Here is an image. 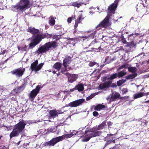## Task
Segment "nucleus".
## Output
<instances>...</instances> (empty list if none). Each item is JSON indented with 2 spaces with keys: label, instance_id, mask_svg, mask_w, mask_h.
Returning a JSON list of instances; mask_svg holds the SVG:
<instances>
[{
  "label": "nucleus",
  "instance_id": "f257e3e1",
  "mask_svg": "<svg viewBox=\"0 0 149 149\" xmlns=\"http://www.w3.org/2000/svg\"><path fill=\"white\" fill-rule=\"evenodd\" d=\"M51 36V35L48 33H39L35 36L34 38L31 41V43L29 44V49H32L33 48L38 44L43 39L50 38Z\"/></svg>",
  "mask_w": 149,
  "mask_h": 149
},
{
  "label": "nucleus",
  "instance_id": "f03ea898",
  "mask_svg": "<svg viewBox=\"0 0 149 149\" xmlns=\"http://www.w3.org/2000/svg\"><path fill=\"white\" fill-rule=\"evenodd\" d=\"M57 46L56 41H54L48 42L40 47L36 51V53L38 54L45 53L48 51L51 48H55Z\"/></svg>",
  "mask_w": 149,
  "mask_h": 149
},
{
  "label": "nucleus",
  "instance_id": "7ed1b4c3",
  "mask_svg": "<svg viewBox=\"0 0 149 149\" xmlns=\"http://www.w3.org/2000/svg\"><path fill=\"white\" fill-rule=\"evenodd\" d=\"M101 132V131H97L94 128H93L90 130L86 131L82 141L83 142L88 141L91 138L99 136Z\"/></svg>",
  "mask_w": 149,
  "mask_h": 149
},
{
  "label": "nucleus",
  "instance_id": "20e7f679",
  "mask_svg": "<svg viewBox=\"0 0 149 149\" xmlns=\"http://www.w3.org/2000/svg\"><path fill=\"white\" fill-rule=\"evenodd\" d=\"M72 133H71L70 134H68L64 135L62 136H59L52 138L50 141L45 142L44 143V145L45 146H54L58 142L62 141L65 138H69L72 136Z\"/></svg>",
  "mask_w": 149,
  "mask_h": 149
},
{
  "label": "nucleus",
  "instance_id": "39448f33",
  "mask_svg": "<svg viewBox=\"0 0 149 149\" xmlns=\"http://www.w3.org/2000/svg\"><path fill=\"white\" fill-rule=\"evenodd\" d=\"M118 77L117 73H115L112 74L110 77H108L107 81L104 83L101 84L99 86V88L100 89H103L106 88H109L112 84V81L117 78Z\"/></svg>",
  "mask_w": 149,
  "mask_h": 149
},
{
  "label": "nucleus",
  "instance_id": "423d86ee",
  "mask_svg": "<svg viewBox=\"0 0 149 149\" xmlns=\"http://www.w3.org/2000/svg\"><path fill=\"white\" fill-rule=\"evenodd\" d=\"M110 18V17L107 15L102 21L97 25L95 27L96 29L99 30L102 28H106L109 26L110 25L109 22V19Z\"/></svg>",
  "mask_w": 149,
  "mask_h": 149
},
{
  "label": "nucleus",
  "instance_id": "0eeeda50",
  "mask_svg": "<svg viewBox=\"0 0 149 149\" xmlns=\"http://www.w3.org/2000/svg\"><path fill=\"white\" fill-rule=\"evenodd\" d=\"M118 3V2L115 1L113 3L109 6L107 9L108 10L107 16L111 17L112 15L115 13L117 6Z\"/></svg>",
  "mask_w": 149,
  "mask_h": 149
},
{
  "label": "nucleus",
  "instance_id": "6e6552de",
  "mask_svg": "<svg viewBox=\"0 0 149 149\" xmlns=\"http://www.w3.org/2000/svg\"><path fill=\"white\" fill-rule=\"evenodd\" d=\"M38 61L36 60L31 65L30 68L32 71L37 72L40 70L42 68L44 65V63H41L38 65Z\"/></svg>",
  "mask_w": 149,
  "mask_h": 149
},
{
  "label": "nucleus",
  "instance_id": "1a4fd4ad",
  "mask_svg": "<svg viewBox=\"0 0 149 149\" xmlns=\"http://www.w3.org/2000/svg\"><path fill=\"white\" fill-rule=\"evenodd\" d=\"M42 87H41L40 85H38L35 89L31 92L29 96V98L31 101L32 102L33 101L39 92L40 88Z\"/></svg>",
  "mask_w": 149,
  "mask_h": 149
},
{
  "label": "nucleus",
  "instance_id": "9d476101",
  "mask_svg": "<svg viewBox=\"0 0 149 149\" xmlns=\"http://www.w3.org/2000/svg\"><path fill=\"white\" fill-rule=\"evenodd\" d=\"M21 5H19V10L24 11L29 8L30 1L29 0H20Z\"/></svg>",
  "mask_w": 149,
  "mask_h": 149
},
{
  "label": "nucleus",
  "instance_id": "9b49d317",
  "mask_svg": "<svg viewBox=\"0 0 149 149\" xmlns=\"http://www.w3.org/2000/svg\"><path fill=\"white\" fill-rule=\"evenodd\" d=\"M85 100L84 99H80L71 102L68 104H66L65 106L71 107H77L80 105Z\"/></svg>",
  "mask_w": 149,
  "mask_h": 149
},
{
  "label": "nucleus",
  "instance_id": "f8f14e48",
  "mask_svg": "<svg viewBox=\"0 0 149 149\" xmlns=\"http://www.w3.org/2000/svg\"><path fill=\"white\" fill-rule=\"evenodd\" d=\"M64 74L67 76L68 78V81L70 83H72L76 81L77 78V76L74 74H70L68 72H67Z\"/></svg>",
  "mask_w": 149,
  "mask_h": 149
},
{
  "label": "nucleus",
  "instance_id": "ddd939ff",
  "mask_svg": "<svg viewBox=\"0 0 149 149\" xmlns=\"http://www.w3.org/2000/svg\"><path fill=\"white\" fill-rule=\"evenodd\" d=\"M72 61V58L70 56L66 57L63 61V66H69L68 64H70Z\"/></svg>",
  "mask_w": 149,
  "mask_h": 149
},
{
  "label": "nucleus",
  "instance_id": "4468645a",
  "mask_svg": "<svg viewBox=\"0 0 149 149\" xmlns=\"http://www.w3.org/2000/svg\"><path fill=\"white\" fill-rule=\"evenodd\" d=\"M27 31L33 35H35L37 34H38L39 33H42L41 32H39V30L38 29L31 27L28 28Z\"/></svg>",
  "mask_w": 149,
  "mask_h": 149
},
{
  "label": "nucleus",
  "instance_id": "2eb2a0df",
  "mask_svg": "<svg viewBox=\"0 0 149 149\" xmlns=\"http://www.w3.org/2000/svg\"><path fill=\"white\" fill-rule=\"evenodd\" d=\"M19 132V125L17 124L15 127V128L13 130L12 132L10 135V138H11L13 136H16L18 134Z\"/></svg>",
  "mask_w": 149,
  "mask_h": 149
},
{
  "label": "nucleus",
  "instance_id": "dca6fc26",
  "mask_svg": "<svg viewBox=\"0 0 149 149\" xmlns=\"http://www.w3.org/2000/svg\"><path fill=\"white\" fill-rule=\"evenodd\" d=\"M59 111H57V110L55 109H53L50 110L49 112V114L52 117H55L57 116L59 114H60Z\"/></svg>",
  "mask_w": 149,
  "mask_h": 149
},
{
  "label": "nucleus",
  "instance_id": "f3484780",
  "mask_svg": "<svg viewBox=\"0 0 149 149\" xmlns=\"http://www.w3.org/2000/svg\"><path fill=\"white\" fill-rule=\"evenodd\" d=\"M120 99H121L122 98L120 97V95L119 93L116 92L114 95H111L110 100L111 101H114L116 100V99L118 98H119Z\"/></svg>",
  "mask_w": 149,
  "mask_h": 149
},
{
  "label": "nucleus",
  "instance_id": "a211bd4d",
  "mask_svg": "<svg viewBox=\"0 0 149 149\" xmlns=\"http://www.w3.org/2000/svg\"><path fill=\"white\" fill-rule=\"evenodd\" d=\"M26 125V124L23 120H22V121L19 122V133L22 132L24 129Z\"/></svg>",
  "mask_w": 149,
  "mask_h": 149
},
{
  "label": "nucleus",
  "instance_id": "6ab92c4d",
  "mask_svg": "<svg viewBox=\"0 0 149 149\" xmlns=\"http://www.w3.org/2000/svg\"><path fill=\"white\" fill-rule=\"evenodd\" d=\"M76 90H77L79 92L83 91L84 89V87L82 84H78L75 86Z\"/></svg>",
  "mask_w": 149,
  "mask_h": 149
},
{
  "label": "nucleus",
  "instance_id": "aec40b11",
  "mask_svg": "<svg viewBox=\"0 0 149 149\" xmlns=\"http://www.w3.org/2000/svg\"><path fill=\"white\" fill-rule=\"evenodd\" d=\"M63 64L62 63L58 62L55 63L53 66V67L57 71H58L60 69Z\"/></svg>",
  "mask_w": 149,
  "mask_h": 149
},
{
  "label": "nucleus",
  "instance_id": "412c9836",
  "mask_svg": "<svg viewBox=\"0 0 149 149\" xmlns=\"http://www.w3.org/2000/svg\"><path fill=\"white\" fill-rule=\"evenodd\" d=\"M144 92H140L135 94L133 95V98L136 99L138 98L144 96Z\"/></svg>",
  "mask_w": 149,
  "mask_h": 149
},
{
  "label": "nucleus",
  "instance_id": "4be33fe9",
  "mask_svg": "<svg viewBox=\"0 0 149 149\" xmlns=\"http://www.w3.org/2000/svg\"><path fill=\"white\" fill-rule=\"evenodd\" d=\"M105 108V105L101 104H99L95 107L94 109L97 111H100Z\"/></svg>",
  "mask_w": 149,
  "mask_h": 149
},
{
  "label": "nucleus",
  "instance_id": "5701e85b",
  "mask_svg": "<svg viewBox=\"0 0 149 149\" xmlns=\"http://www.w3.org/2000/svg\"><path fill=\"white\" fill-rule=\"evenodd\" d=\"M137 75V74L136 73L129 74L125 77V78L127 79H132L136 77Z\"/></svg>",
  "mask_w": 149,
  "mask_h": 149
},
{
  "label": "nucleus",
  "instance_id": "b1692460",
  "mask_svg": "<svg viewBox=\"0 0 149 149\" xmlns=\"http://www.w3.org/2000/svg\"><path fill=\"white\" fill-rule=\"evenodd\" d=\"M106 122L105 121H103L102 123L100 124L98 127L96 128L95 127H93V128H94L96 130H97L98 131V130H101L104 128V127L105 125H106Z\"/></svg>",
  "mask_w": 149,
  "mask_h": 149
},
{
  "label": "nucleus",
  "instance_id": "393cba45",
  "mask_svg": "<svg viewBox=\"0 0 149 149\" xmlns=\"http://www.w3.org/2000/svg\"><path fill=\"white\" fill-rule=\"evenodd\" d=\"M67 66H66V67L64 66L63 68H61L60 70L58 71H59L58 74H64V72L67 70Z\"/></svg>",
  "mask_w": 149,
  "mask_h": 149
},
{
  "label": "nucleus",
  "instance_id": "a878e982",
  "mask_svg": "<svg viewBox=\"0 0 149 149\" xmlns=\"http://www.w3.org/2000/svg\"><path fill=\"white\" fill-rule=\"evenodd\" d=\"M126 74L127 72H124L123 71L119 72L117 73V76L119 78L123 77Z\"/></svg>",
  "mask_w": 149,
  "mask_h": 149
},
{
  "label": "nucleus",
  "instance_id": "bb28decb",
  "mask_svg": "<svg viewBox=\"0 0 149 149\" xmlns=\"http://www.w3.org/2000/svg\"><path fill=\"white\" fill-rule=\"evenodd\" d=\"M83 4L82 2L78 3L77 2H73L72 3V5L74 7L79 8L80 6H81Z\"/></svg>",
  "mask_w": 149,
  "mask_h": 149
},
{
  "label": "nucleus",
  "instance_id": "cd10ccee",
  "mask_svg": "<svg viewBox=\"0 0 149 149\" xmlns=\"http://www.w3.org/2000/svg\"><path fill=\"white\" fill-rule=\"evenodd\" d=\"M55 20L54 17H51V19L49 20V24L51 26H53L55 24Z\"/></svg>",
  "mask_w": 149,
  "mask_h": 149
},
{
  "label": "nucleus",
  "instance_id": "c85d7f7f",
  "mask_svg": "<svg viewBox=\"0 0 149 149\" xmlns=\"http://www.w3.org/2000/svg\"><path fill=\"white\" fill-rule=\"evenodd\" d=\"M125 81L126 80L124 79H121L117 81V86H121L123 84L125 83Z\"/></svg>",
  "mask_w": 149,
  "mask_h": 149
},
{
  "label": "nucleus",
  "instance_id": "c756f323",
  "mask_svg": "<svg viewBox=\"0 0 149 149\" xmlns=\"http://www.w3.org/2000/svg\"><path fill=\"white\" fill-rule=\"evenodd\" d=\"M136 68L135 67H131L128 68V70L129 72H131L132 73H134L136 72Z\"/></svg>",
  "mask_w": 149,
  "mask_h": 149
},
{
  "label": "nucleus",
  "instance_id": "7c9ffc66",
  "mask_svg": "<svg viewBox=\"0 0 149 149\" xmlns=\"http://www.w3.org/2000/svg\"><path fill=\"white\" fill-rule=\"evenodd\" d=\"M25 70V69L24 68H19V77L20 76H22Z\"/></svg>",
  "mask_w": 149,
  "mask_h": 149
},
{
  "label": "nucleus",
  "instance_id": "2f4dec72",
  "mask_svg": "<svg viewBox=\"0 0 149 149\" xmlns=\"http://www.w3.org/2000/svg\"><path fill=\"white\" fill-rule=\"evenodd\" d=\"M11 73L13 74H15L16 76L19 75V70L17 69L15 70L12 71L11 72Z\"/></svg>",
  "mask_w": 149,
  "mask_h": 149
},
{
  "label": "nucleus",
  "instance_id": "473e14b6",
  "mask_svg": "<svg viewBox=\"0 0 149 149\" xmlns=\"http://www.w3.org/2000/svg\"><path fill=\"white\" fill-rule=\"evenodd\" d=\"M75 19V17H69L68 18L67 21L68 22L70 23L71 22L72 20V19Z\"/></svg>",
  "mask_w": 149,
  "mask_h": 149
},
{
  "label": "nucleus",
  "instance_id": "72a5a7b5",
  "mask_svg": "<svg viewBox=\"0 0 149 149\" xmlns=\"http://www.w3.org/2000/svg\"><path fill=\"white\" fill-rule=\"evenodd\" d=\"M13 10L14 11H16L17 12L18 11V9L19 8V6H13Z\"/></svg>",
  "mask_w": 149,
  "mask_h": 149
},
{
  "label": "nucleus",
  "instance_id": "f704fd0d",
  "mask_svg": "<svg viewBox=\"0 0 149 149\" xmlns=\"http://www.w3.org/2000/svg\"><path fill=\"white\" fill-rule=\"evenodd\" d=\"M95 95L93 94H92L90 96L86 97V100H88L92 98Z\"/></svg>",
  "mask_w": 149,
  "mask_h": 149
},
{
  "label": "nucleus",
  "instance_id": "c9c22d12",
  "mask_svg": "<svg viewBox=\"0 0 149 149\" xmlns=\"http://www.w3.org/2000/svg\"><path fill=\"white\" fill-rule=\"evenodd\" d=\"M128 90L127 88H123L122 90V94H124L128 92Z\"/></svg>",
  "mask_w": 149,
  "mask_h": 149
},
{
  "label": "nucleus",
  "instance_id": "e433bc0d",
  "mask_svg": "<svg viewBox=\"0 0 149 149\" xmlns=\"http://www.w3.org/2000/svg\"><path fill=\"white\" fill-rule=\"evenodd\" d=\"M25 86V83H24L21 86H19V90H23L24 89Z\"/></svg>",
  "mask_w": 149,
  "mask_h": 149
},
{
  "label": "nucleus",
  "instance_id": "4c0bfd02",
  "mask_svg": "<svg viewBox=\"0 0 149 149\" xmlns=\"http://www.w3.org/2000/svg\"><path fill=\"white\" fill-rule=\"evenodd\" d=\"M126 64H123L122 65L120 66L118 68V70H119L121 69H123V68H126Z\"/></svg>",
  "mask_w": 149,
  "mask_h": 149
},
{
  "label": "nucleus",
  "instance_id": "58836bf2",
  "mask_svg": "<svg viewBox=\"0 0 149 149\" xmlns=\"http://www.w3.org/2000/svg\"><path fill=\"white\" fill-rule=\"evenodd\" d=\"M95 64L96 62H95L91 61L89 64V65L90 67H92L95 65Z\"/></svg>",
  "mask_w": 149,
  "mask_h": 149
},
{
  "label": "nucleus",
  "instance_id": "ea45409f",
  "mask_svg": "<svg viewBox=\"0 0 149 149\" xmlns=\"http://www.w3.org/2000/svg\"><path fill=\"white\" fill-rule=\"evenodd\" d=\"M95 35V32L91 34H90L89 35V37L93 39L94 38Z\"/></svg>",
  "mask_w": 149,
  "mask_h": 149
},
{
  "label": "nucleus",
  "instance_id": "a19ab883",
  "mask_svg": "<svg viewBox=\"0 0 149 149\" xmlns=\"http://www.w3.org/2000/svg\"><path fill=\"white\" fill-rule=\"evenodd\" d=\"M93 114L94 116H98L99 113L95 111L93 113Z\"/></svg>",
  "mask_w": 149,
  "mask_h": 149
},
{
  "label": "nucleus",
  "instance_id": "79ce46f5",
  "mask_svg": "<svg viewBox=\"0 0 149 149\" xmlns=\"http://www.w3.org/2000/svg\"><path fill=\"white\" fill-rule=\"evenodd\" d=\"M109 87H112L113 88H116L117 87V85L115 83H112L111 84Z\"/></svg>",
  "mask_w": 149,
  "mask_h": 149
},
{
  "label": "nucleus",
  "instance_id": "37998d69",
  "mask_svg": "<svg viewBox=\"0 0 149 149\" xmlns=\"http://www.w3.org/2000/svg\"><path fill=\"white\" fill-rule=\"evenodd\" d=\"M76 90V87H75L74 88H73L70 89L69 90V92H72L74 91H75ZM69 91V90H68V91Z\"/></svg>",
  "mask_w": 149,
  "mask_h": 149
},
{
  "label": "nucleus",
  "instance_id": "c03bdc74",
  "mask_svg": "<svg viewBox=\"0 0 149 149\" xmlns=\"http://www.w3.org/2000/svg\"><path fill=\"white\" fill-rule=\"evenodd\" d=\"M78 132L77 131H76L75 130H74L72 132H71V133H73L72 134V136H73V135H76L77 134V133H78Z\"/></svg>",
  "mask_w": 149,
  "mask_h": 149
},
{
  "label": "nucleus",
  "instance_id": "a18cd8bd",
  "mask_svg": "<svg viewBox=\"0 0 149 149\" xmlns=\"http://www.w3.org/2000/svg\"><path fill=\"white\" fill-rule=\"evenodd\" d=\"M108 78L107 77H104L103 78L102 81H105L107 80H108Z\"/></svg>",
  "mask_w": 149,
  "mask_h": 149
},
{
  "label": "nucleus",
  "instance_id": "49530a36",
  "mask_svg": "<svg viewBox=\"0 0 149 149\" xmlns=\"http://www.w3.org/2000/svg\"><path fill=\"white\" fill-rule=\"evenodd\" d=\"M82 18V15H79V16H78V18H77V19H78V20L80 21V20Z\"/></svg>",
  "mask_w": 149,
  "mask_h": 149
},
{
  "label": "nucleus",
  "instance_id": "de8ad7c7",
  "mask_svg": "<svg viewBox=\"0 0 149 149\" xmlns=\"http://www.w3.org/2000/svg\"><path fill=\"white\" fill-rule=\"evenodd\" d=\"M78 23H75V24H74V29H76L77 26H78Z\"/></svg>",
  "mask_w": 149,
  "mask_h": 149
},
{
  "label": "nucleus",
  "instance_id": "09e8293b",
  "mask_svg": "<svg viewBox=\"0 0 149 149\" xmlns=\"http://www.w3.org/2000/svg\"><path fill=\"white\" fill-rule=\"evenodd\" d=\"M111 142V141H109L107 142L105 144V146L106 147V146H107L109 143Z\"/></svg>",
  "mask_w": 149,
  "mask_h": 149
},
{
  "label": "nucleus",
  "instance_id": "8fccbe9b",
  "mask_svg": "<svg viewBox=\"0 0 149 149\" xmlns=\"http://www.w3.org/2000/svg\"><path fill=\"white\" fill-rule=\"evenodd\" d=\"M143 94H144V96H147L148 95H149V92H148L147 93H144Z\"/></svg>",
  "mask_w": 149,
  "mask_h": 149
},
{
  "label": "nucleus",
  "instance_id": "3c124183",
  "mask_svg": "<svg viewBox=\"0 0 149 149\" xmlns=\"http://www.w3.org/2000/svg\"><path fill=\"white\" fill-rule=\"evenodd\" d=\"M80 22H81L80 21L78 20L77 19L75 20V23H78V24L80 23Z\"/></svg>",
  "mask_w": 149,
  "mask_h": 149
},
{
  "label": "nucleus",
  "instance_id": "603ef678",
  "mask_svg": "<svg viewBox=\"0 0 149 149\" xmlns=\"http://www.w3.org/2000/svg\"><path fill=\"white\" fill-rule=\"evenodd\" d=\"M25 47L23 48V49L22 48V47H21L20 48L19 47V50H20L21 49H23L24 50H25V48L26 47V45H25Z\"/></svg>",
  "mask_w": 149,
  "mask_h": 149
},
{
  "label": "nucleus",
  "instance_id": "864d4df0",
  "mask_svg": "<svg viewBox=\"0 0 149 149\" xmlns=\"http://www.w3.org/2000/svg\"><path fill=\"white\" fill-rule=\"evenodd\" d=\"M112 124V123H111V122H109V124H108V126H110Z\"/></svg>",
  "mask_w": 149,
  "mask_h": 149
},
{
  "label": "nucleus",
  "instance_id": "5fc2aeb1",
  "mask_svg": "<svg viewBox=\"0 0 149 149\" xmlns=\"http://www.w3.org/2000/svg\"><path fill=\"white\" fill-rule=\"evenodd\" d=\"M145 103H149V100H148L147 101H145Z\"/></svg>",
  "mask_w": 149,
  "mask_h": 149
},
{
  "label": "nucleus",
  "instance_id": "6e6d98bb",
  "mask_svg": "<svg viewBox=\"0 0 149 149\" xmlns=\"http://www.w3.org/2000/svg\"><path fill=\"white\" fill-rule=\"evenodd\" d=\"M56 71H52V73L54 74H56Z\"/></svg>",
  "mask_w": 149,
  "mask_h": 149
},
{
  "label": "nucleus",
  "instance_id": "4d7b16f0",
  "mask_svg": "<svg viewBox=\"0 0 149 149\" xmlns=\"http://www.w3.org/2000/svg\"><path fill=\"white\" fill-rule=\"evenodd\" d=\"M68 40H73V39H72V38H68Z\"/></svg>",
  "mask_w": 149,
  "mask_h": 149
},
{
  "label": "nucleus",
  "instance_id": "13d9d810",
  "mask_svg": "<svg viewBox=\"0 0 149 149\" xmlns=\"http://www.w3.org/2000/svg\"><path fill=\"white\" fill-rule=\"evenodd\" d=\"M144 90V88H142L141 89V90H140V91H143Z\"/></svg>",
  "mask_w": 149,
  "mask_h": 149
},
{
  "label": "nucleus",
  "instance_id": "bf43d9fd",
  "mask_svg": "<svg viewBox=\"0 0 149 149\" xmlns=\"http://www.w3.org/2000/svg\"><path fill=\"white\" fill-rule=\"evenodd\" d=\"M113 134H110L109 135V136H112V135H113Z\"/></svg>",
  "mask_w": 149,
  "mask_h": 149
},
{
  "label": "nucleus",
  "instance_id": "052dcab7",
  "mask_svg": "<svg viewBox=\"0 0 149 149\" xmlns=\"http://www.w3.org/2000/svg\"><path fill=\"white\" fill-rule=\"evenodd\" d=\"M68 69L69 70H70L71 69V67L70 66L69 67H68Z\"/></svg>",
  "mask_w": 149,
  "mask_h": 149
},
{
  "label": "nucleus",
  "instance_id": "680f3d73",
  "mask_svg": "<svg viewBox=\"0 0 149 149\" xmlns=\"http://www.w3.org/2000/svg\"><path fill=\"white\" fill-rule=\"evenodd\" d=\"M134 35V34H133V33H132L129 36H133Z\"/></svg>",
  "mask_w": 149,
  "mask_h": 149
},
{
  "label": "nucleus",
  "instance_id": "e2e57ef3",
  "mask_svg": "<svg viewBox=\"0 0 149 149\" xmlns=\"http://www.w3.org/2000/svg\"><path fill=\"white\" fill-rule=\"evenodd\" d=\"M58 25H56L55 26V27L56 28H57V27H58Z\"/></svg>",
  "mask_w": 149,
  "mask_h": 149
},
{
  "label": "nucleus",
  "instance_id": "0e129e2a",
  "mask_svg": "<svg viewBox=\"0 0 149 149\" xmlns=\"http://www.w3.org/2000/svg\"><path fill=\"white\" fill-rule=\"evenodd\" d=\"M6 51V50H4L3 51V53H2V54H4L5 53V52Z\"/></svg>",
  "mask_w": 149,
  "mask_h": 149
},
{
  "label": "nucleus",
  "instance_id": "69168bd1",
  "mask_svg": "<svg viewBox=\"0 0 149 149\" xmlns=\"http://www.w3.org/2000/svg\"><path fill=\"white\" fill-rule=\"evenodd\" d=\"M16 89H14V91L16 92V93H17V91H16Z\"/></svg>",
  "mask_w": 149,
  "mask_h": 149
},
{
  "label": "nucleus",
  "instance_id": "338daca9",
  "mask_svg": "<svg viewBox=\"0 0 149 149\" xmlns=\"http://www.w3.org/2000/svg\"><path fill=\"white\" fill-rule=\"evenodd\" d=\"M115 140H113V143H115Z\"/></svg>",
  "mask_w": 149,
  "mask_h": 149
},
{
  "label": "nucleus",
  "instance_id": "774afa93",
  "mask_svg": "<svg viewBox=\"0 0 149 149\" xmlns=\"http://www.w3.org/2000/svg\"><path fill=\"white\" fill-rule=\"evenodd\" d=\"M100 46L98 48V49H100Z\"/></svg>",
  "mask_w": 149,
  "mask_h": 149
}]
</instances>
